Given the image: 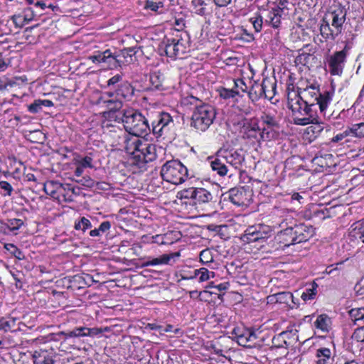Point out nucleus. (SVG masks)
I'll return each mask as SVG.
<instances>
[{
	"mask_svg": "<svg viewBox=\"0 0 364 364\" xmlns=\"http://www.w3.org/2000/svg\"><path fill=\"white\" fill-rule=\"evenodd\" d=\"M232 333L235 335L240 346L253 348L257 343L258 336L255 331L250 328L237 327L232 330Z\"/></svg>",
	"mask_w": 364,
	"mask_h": 364,
	"instance_id": "obj_8",
	"label": "nucleus"
},
{
	"mask_svg": "<svg viewBox=\"0 0 364 364\" xmlns=\"http://www.w3.org/2000/svg\"><path fill=\"white\" fill-rule=\"evenodd\" d=\"M127 109H123L119 112L105 111L103 112L105 119L109 122L124 124L125 116H127Z\"/></svg>",
	"mask_w": 364,
	"mask_h": 364,
	"instance_id": "obj_26",
	"label": "nucleus"
},
{
	"mask_svg": "<svg viewBox=\"0 0 364 364\" xmlns=\"http://www.w3.org/2000/svg\"><path fill=\"white\" fill-rule=\"evenodd\" d=\"M349 136H353L358 138L364 137V122L353 124L348 128Z\"/></svg>",
	"mask_w": 364,
	"mask_h": 364,
	"instance_id": "obj_37",
	"label": "nucleus"
},
{
	"mask_svg": "<svg viewBox=\"0 0 364 364\" xmlns=\"http://www.w3.org/2000/svg\"><path fill=\"white\" fill-rule=\"evenodd\" d=\"M99 100L102 101L106 105L107 111L115 112L122 110L123 104L119 100H105L104 97H101Z\"/></svg>",
	"mask_w": 364,
	"mask_h": 364,
	"instance_id": "obj_31",
	"label": "nucleus"
},
{
	"mask_svg": "<svg viewBox=\"0 0 364 364\" xmlns=\"http://www.w3.org/2000/svg\"><path fill=\"white\" fill-rule=\"evenodd\" d=\"M164 75L160 71H154L150 74L149 81L154 89L159 90L163 87V82L164 81Z\"/></svg>",
	"mask_w": 364,
	"mask_h": 364,
	"instance_id": "obj_30",
	"label": "nucleus"
},
{
	"mask_svg": "<svg viewBox=\"0 0 364 364\" xmlns=\"http://www.w3.org/2000/svg\"><path fill=\"white\" fill-rule=\"evenodd\" d=\"M331 323V318L325 314L318 316L314 322L316 328L320 329L323 332L328 331Z\"/></svg>",
	"mask_w": 364,
	"mask_h": 364,
	"instance_id": "obj_28",
	"label": "nucleus"
},
{
	"mask_svg": "<svg viewBox=\"0 0 364 364\" xmlns=\"http://www.w3.org/2000/svg\"><path fill=\"white\" fill-rule=\"evenodd\" d=\"M92 228L90 221L85 217H82L78 222L75 224V229L85 232L87 229Z\"/></svg>",
	"mask_w": 364,
	"mask_h": 364,
	"instance_id": "obj_44",
	"label": "nucleus"
},
{
	"mask_svg": "<svg viewBox=\"0 0 364 364\" xmlns=\"http://www.w3.org/2000/svg\"><path fill=\"white\" fill-rule=\"evenodd\" d=\"M213 199V194L208 190L203 188H197L195 200L198 203H205L212 201Z\"/></svg>",
	"mask_w": 364,
	"mask_h": 364,
	"instance_id": "obj_27",
	"label": "nucleus"
},
{
	"mask_svg": "<svg viewBox=\"0 0 364 364\" xmlns=\"http://www.w3.org/2000/svg\"><path fill=\"white\" fill-rule=\"evenodd\" d=\"M321 35L326 39H335L341 33H335L334 28L330 25L329 21L323 18L320 26Z\"/></svg>",
	"mask_w": 364,
	"mask_h": 364,
	"instance_id": "obj_25",
	"label": "nucleus"
},
{
	"mask_svg": "<svg viewBox=\"0 0 364 364\" xmlns=\"http://www.w3.org/2000/svg\"><path fill=\"white\" fill-rule=\"evenodd\" d=\"M115 93L119 97L127 98L134 94V89L129 82H124L118 86Z\"/></svg>",
	"mask_w": 364,
	"mask_h": 364,
	"instance_id": "obj_33",
	"label": "nucleus"
},
{
	"mask_svg": "<svg viewBox=\"0 0 364 364\" xmlns=\"http://www.w3.org/2000/svg\"><path fill=\"white\" fill-rule=\"evenodd\" d=\"M200 260L203 263L212 262L213 261V258L211 252L208 249L201 251L200 253Z\"/></svg>",
	"mask_w": 364,
	"mask_h": 364,
	"instance_id": "obj_52",
	"label": "nucleus"
},
{
	"mask_svg": "<svg viewBox=\"0 0 364 364\" xmlns=\"http://www.w3.org/2000/svg\"><path fill=\"white\" fill-rule=\"evenodd\" d=\"M210 274H213L214 272H209L206 268H200L199 269H196L194 271V274L193 276H191L190 277L183 276L182 279H193L199 276V282H203L209 279Z\"/></svg>",
	"mask_w": 364,
	"mask_h": 364,
	"instance_id": "obj_35",
	"label": "nucleus"
},
{
	"mask_svg": "<svg viewBox=\"0 0 364 364\" xmlns=\"http://www.w3.org/2000/svg\"><path fill=\"white\" fill-rule=\"evenodd\" d=\"M287 99V107L291 110L295 124L304 126L309 124L310 122L314 119V114L316 112V109L309 107L301 99L297 97L295 91L289 92Z\"/></svg>",
	"mask_w": 364,
	"mask_h": 364,
	"instance_id": "obj_2",
	"label": "nucleus"
},
{
	"mask_svg": "<svg viewBox=\"0 0 364 364\" xmlns=\"http://www.w3.org/2000/svg\"><path fill=\"white\" fill-rule=\"evenodd\" d=\"M164 7V4L162 2H154L153 1L147 0L146 1L144 8L146 9H150L152 11L161 13L159 11L160 9Z\"/></svg>",
	"mask_w": 364,
	"mask_h": 364,
	"instance_id": "obj_48",
	"label": "nucleus"
},
{
	"mask_svg": "<svg viewBox=\"0 0 364 364\" xmlns=\"http://www.w3.org/2000/svg\"><path fill=\"white\" fill-rule=\"evenodd\" d=\"M331 352L329 348H321L317 349L316 357L317 360H316V364H327L328 361L331 358Z\"/></svg>",
	"mask_w": 364,
	"mask_h": 364,
	"instance_id": "obj_32",
	"label": "nucleus"
},
{
	"mask_svg": "<svg viewBox=\"0 0 364 364\" xmlns=\"http://www.w3.org/2000/svg\"><path fill=\"white\" fill-rule=\"evenodd\" d=\"M183 104L194 105L195 108H197V106L203 103L198 98L191 95L183 98Z\"/></svg>",
	"mask_w": 364,
	"mask_h": 364,
	"instance_id": "obj_53",
	"label": "nucleus"
},
{
	"mask_svg": "<svg viewBox=\"0 0 364 364\" xmlns=\"http://www.w3.org/2000/svg\"><path fill=\"white\" fill-rule=\"evenodd\" d=\"M348 136H349V133L348 132V128H347L342 133H340V134L336 135L334 137H333L331 139V141L333 143H337Z\"/></svg>",
	"mask_w": 364,
	"mask_h": 364,
	"instance_id": "obj_64",
	"label": "nucleus"
},
{
	"mask_svg": "<svg viewBox=\"0 0 364 364\" xmlns=\"http://www.w3.org/2000/svg\"><path fill=\"white\" fill-rule=\"evenodd\" d=\"M88 59L94 63H106L111 68L114 67V63L116 62L114 60L112 53L109 49L103 52L97 51L95 54L90 55Z\"/></svg>",
	"mask_w": 364,
	"mask_h": 364,
	"instance_id": "obj_16",
	"label": "nucleus"
},
{
	"mask_svg": "<svg viewBox=\"0 0 364 364\" xmlns=\"http://www.w3.org/2000/svg\"><path fill=\"white\" fill-rule=\"evenodd\" d=\"M176 46L174 43V38H168L164 42V52L168 57L170 58H176Z\"/></svg>",
	"mask_w": 364,
	"mask_h": 364,
	"instance_id": "obj_40",
	"label": "nucleus"
},
{
	"mask_svg": "<svg viewBox=\"0 0 364 364\" xmlns=\"http://www.w3.org/2000/svg\"><path fill=\"white\" fill-rule=\"evenodd\" d=\"M92 159L90 156H86L79 161V164L82 168H92Z\"/></svg>",
	"mask_w": 364,
	"mask_h": 364,
	"instance_id": "obj_62",
	"label": "nucleus"
},
{
	"mask_svg": "<svg viewBox=\"0 0 364 364\" xmlns=\"http://www.w3.org/2000/svg\"><path fill=\"white\" fill-rule=\"evenodd\" d=\"M284 16L282 10H277L272 8L270 10H265L262 12L264 24L274 28L280 26L282 18Z\"/></svg>",
	"mask_w": 364,
	"mask_h": 364,
	"instance_id": "obj_14",
	"label": "nucleus"
},
{
	"mask_svg": "<svg viewBox=\"0 0 364 364\" xmlns=\"http://www.w3.org/2000/svg\"><path fill=\"white\" fill-rule=\"evenodd\" d=\"M77 182L88 188H92L95 184V182L90 177L83 178L80 181H77Z\"/></svg>",
	"mask_w": 364,
	"mask_h": 364,
	"instance_id": "obj_63",
	"label": "nucleus"
},
{
	"mask_svg": "<svg viewBox=\"0 0 364 364\" xmlns=\"http://www.w3.org/2000/svg\"><path fill=\"white\" fill-rule=\"evenodd\" d=\"M135 54V51L134 48H126L122 50H119L117 53H112V57L114 60L116 61L114 63V67L117 68L118 66H121L122 64L125 63H129L132 60V55Z\"/></svg>",
	"mask_w": 364,
	"mask_h": 364,
	"instance_id": "obj_19",
	"label": "nucleus"
},
{
	"mask_svg": "<svg viewBox=\"0 0 364 364\" xmlns=\"http://www.w3.org/2000/svg\"><path fill=\"white\" fill-rule=\"evenodd\" d=\"M353 338L358 342H364V326L357 328L354 331L353 334Z\"/></svg>",
	"mask_w": 364,
	"mask_h": 364,
	"instance_id": "obj_56",
	"label": "nucleus"
},
{
	"mask_svg": "<svg viewBox=\"0 0 364 364\" xmlns=\"http://www.w3.org/2000/svg\"><path fill=\"white\" fill-rule=\"evenodd\" d=\"M314 119L309 123L311 124V125L306 128V133L310 135L311 137L316 139L323 131H330L331 127L329 125L323 122H318L315 117H314Z\"/></svg>",
	"mask_w": 364,
	"mask_h": 364,
	"instance_id": "obj_18",
	"label": "nucleus"
},
{
	"mask_svg": "<svg viewBox=\"0 0 364 364\" xmlns=\"http://www.w3.org/2000/svg\"><path fill=\"white\" fill-rule=\"evenodd\" d=\"M277 6L274 7L277 10H282L283 14L285 16L289 10V6L291 3L288 0H277Z\"/></svg>",
	"mask_w": 364,
	"mask_h": 364,
	"instance_id": "obj_54",
	"label": "nucleus"
},
{
	"mask_svg": "<svg viewBox=\"0 0 364 364\" xmlns=\"http://www.w3.org/2000/svg\"><path fill=\"white\" fill-rule=\"evenodd\" d=\"M315 60V56L312 54L303 53L299 54L296 58V62L299 64L306 65L307 67L312 66Z\"/></svg>",
	"mask_w": 364,
	"mask_h": 364,
	"instance_id": "obj_38",
	"label": "nucleus"
},
{
	"mask_svg": "<svg viewBox=\"0 0 364 364\" xmlns=\"http://www.w3.org/2000/svg\"><path fill=\"white\" fill-rule=\"evenodd\" d=\"M32 357L33 364H54L53 356L47 350H35Z\"/></svg>",
	"mask_w": 364,
	"mask_h": 364,
	"instance_id": "obj_24",
	"label": "nucleus"
},
{
	"mask_svg": "<svg viewBox=\"0 0 364 364\" xmlns=\"http://www.w3.org/2000/svg\"><path fill=\"white\" fill-rule=\"evenodd\" d=\"M270 232V228L268 226L259 225L258 230L255 232L254 237H248L252 242H257L259 240H264L268 237V233Z\"/></svg>",
	"mask_w": 364,
	"mask_h": 364,
	"instance_id": "obj_34",
	"label": "nucleus"
},
{
	"mask_svg": "<svg viewBox=\"0 0 364 364\" xmlns=\"http://www.w3.org/2000/svg\"><path fill=\"white\" fill-rule=\"evenodd\" d=\"M28 111L31 113H37L41 109V105L40 102V100H36L33 102V103L31 104L28 106Z\"/></svg>",
	"mask_w": 364,
	"mask_h": 364,
	"instance_id": "obj_60",
	"label": "nucleus"
},
{
	"mask_svg": "<svg viewBox=\"0 0 364 364\" xmlns=\"http://www.w3.org/2000/svg\"><path fill=\"white\" fill-rule=\"evenodd\" d=\"M235 84V90H237L239 91L240 90L242 92H246L247 90V86L245 83V82L241 79H237L234 81Z\"/></svg>",
	"mask_w": 364,
	"mask_h": 364,
	"instance_id": "obj_61",
	"label": "nucleus"
},
{
	"mask_svg": "<svg viewBox=\"0 0 364 364\" xmlns=\"http://www.w3.org/2000/svg\"><path fill=\"white\" fill-rule=\"evenodd\" d=\"M285 333H279L274 336L272 340V347L276 348H286V338Z\"/></svg>",
	"mask_w": 364,
	"mask_h": 364,
	"instance_id": "obj_42",
	"label": "nucleus"
},
{
	"mask_svg": "<svg viewBox=\"0 0 364 364\" xmlns=\"http://www.w3.org/2000/svg\"><path fill=\"white\" fill-rule=\"evenodd\" d=\"M216 112L209 104H201L195 108L191 117V127L199 132H205L213 124Z\"/></svg>",
	"mask_w": 364,
	"mask_h": 364,
	"instance_id": "obj_5",
	"label": "nucleus"
},
{
	"mask_svg": "<svg viewBox=\"0 0 364 364\" xmlns=\"http://www.w3.org/2000/svg\"><path fill=\"white\" fill-rule=\"evenodd\" d=\"M346 9L342 6L336 7L324 18L331 21V25L334 28L335 33H341L343 26L346 19Z\"/></svg>",
	"mask_w": 364,
	"mask_h": 364,
	"instance_id": "obj_9",
	"label": "nucleus"
},
{
	"mask_svg": "<svg viewBox=\"0 0 364 364\" xmlns=\"http://www.w3.org/2000/svg\"><path fill=\"white\" fill-rule=\"evenodd\" d=\"M61 189H65L64 185L54 181L46 182L43 186V190L46 193L50 196H54L55 193L59 192Z\"/></svg>",
	"mask_w": 364,
	"mask_h": 364,
	"instance_id": "obj_29",
	"label": "nucleus"
},
{
	"mask_svg": "<svg viewBox=\"0 0 364 364\" xmlns=\"http://www.w3.org/2000/svg\"><path fill=\"white\" fill-rule=\"evenodd\" d=\"M258 230V228L257 227H250L248 228L245 232V234L242 237V239L244 241H247V242H250V239L248 238V237H254V235L255 233V232H257Z\"/></svg>",
	"mask_w": 364,
	"mask_h": 364,
	"instance_id": "obj_58",
	"label": "nucleus"
},
{
	"mask_svg": "<svg viewBox=\"0 0 364 364\" xmlns=\"http://www.w3.org/2000/svg\"><path fill=\"white\" fill-rule=\"evenodd\" d=\"M5 248L18 259L21 260L25 258L23 252L21 250H19L16 245L13 244H6L5 245Z\"/></svg>",
	"mask_w": 364,
	"mask_h": 364,
	"instance_id": "obj_43",
	"label": "nucleus"
},
{
	"mask_svg": "<svg viewBox=\"0 0 364 364\" xmlns=\"http://www.w3.org/2000/svg\"><path fill=\"white\" fill-rule=\"evenodd\" d=\"M268 85L265 87V92L267 95H263V97L272 99L275 93L276 84L275 82H272L269 80H268Z\"/></svg>",
	"mask_w": 364,
	"mask_h": 364,
	"instance_id": "obj_51",
	"label": "nucleus"
},
{
	"mask_svg": "<svg viewBox=\"0 0 364 364\" xmlns=\"http://www.w3.org/2000/svg\"><path fill=\"white\" fill-rule=\"evenodd\" d=\"M102 333L101 328H87V327H77L72 331L67 332H61L67 338L73 337H85V336H95L97 334Z\"/></svg>",
	"mask_w": 364,
	"mask_h": 364,
	"instance_id": "obj_15",
	"label": "nucleus"
},
{
	"mask_svg": "<svg viewBox=\"0 0 364 364\" xmlns=\"http://www.w3.org/2000/svg\"><path fill=\"white\" fill-rule=\"evenodd\" d=\"M210 164L212 170L215 171L219 176H225L228 174V166L222 156V152L218 151L216 156L211 159Z\"/></svg>",
	"mask_w": 364,
	"mask_h": 364,
	"instance_id": "obj_17",
	"label": "nucleus"
},
{
	"mask_svg": "<svg viewBox=\"0 0 364 364\" xmlns=\"http://www.w3.org/2000/svg\"><path fill=\"white\" fill-rule=\"evenodd\" d=\"M5 224L7 226V230L14 231L18 230L23 225V222L21 219L13 218L9 219L7 223Z\"/></svg>",
	"mask_w": 364,
	"mask_h": 364,
	"instance_id": "obj_47",
	"label": "nucleus"
},
{
	"mask_svg": "<svg viewBox=\"0 0 364 364\" xmlns=\"http://www.w3.org/2000/svg\"><path fill=\"white\" fill-rule=\"evenodd\" d=\"M261 122L262 125L266 126L268 129L272 130L274 127H278V122L276 118L269 114L264 113L261 116Z\"/></svg>",
	"mask_w": 364,
	"mask_h": 364,
	"instance_id": "obj_39",
	"label": "nucleus"
},
{
	"mask_svg": "<svg viewBox=\"0 0 364 364\" xmlns=\"http://www.w3.org/2000/svg\"><path fill=\"white\" fill-rule=\"evenodd\" d=\"M268 79H264L261 84H255L252 85L248 92L249 97L252 101H257L263 95H267L265 87L268 85Z\"/></svg>",
	"mask_w": 364,
	"mask_h": 364,
	"instance_id": "obj_21",
	"label": "nucleus"
},
{
	"mask_svg": "<svg viewBox=\"0 0 364 364\" xmlns=\"http://www.w3.org/2000/svg\"><path fill=\"white\" fill-rule=\"evenodd\" d=\"M161 176L163 180L178 185L188 178V170L179 161L171 160L166 161L161 167Z\"/></svg>",
	"mask_w": 364,
	"mask_h": 364,
	"instance_id": "obj_6",
	"label": "nucleus"
},
{
	"mask_svg": "<svg viewBox=\"0 0 364 364\" xmlns=\"http://www.w3.org/2000/svg\"><path fill=\"white\" fill-rule=\"evenodd\" d=\"M180 256V253L178 252H173L170 254H164L159 257L149 259L146 260L144 264V267H149V266H156V265H161V264H168L170 263V261L175 258L178 257Z\"/></svg>",
	"mask_w": 364,
	"mask_h": 364,
	"instance_id": "obj_20",
	"label": "nucleus"
},
{
	"mask_svg": "<svg viewBox=\"0 0 364 364\" xmlns=\"http://www.w3.org/2000/svg\"><path fill=\"white\" fill-rule=\"evenodd\" d=\"M173 127L174 121L167 112L159 113L152 122L153 133L159 136L167 134Z\"/></svg>",
	"mask_w": 364,
	"mask_h": 364,
	"instance_id": "obj_7",
	"label": "nucleus"
},
{
	"mask_svg": "<svg viewBox=\"0 0 364 364\" xmlns=\"http://www.w3.org/2000/svg\"><path fill=\"white\" fill-rule=\"evenodd\" d=\"M124 127L134 136L146 135L150 129L146 119L139 112L132 108L127 109Z\"/></svg>",
	"mask_w": 364,
	"mask_h": 364,
	"instance_id": "obj_4",
	"label": "nucleus"
},
{
	"mask_svg": "<svg viewBox=\"0 0 364 364\" xmlns=\"http://www.w3.org/2000/svg\"><path fill=\"white\" fill-rule=\"evenodd\" d=\"M363 308H360L358 309H352L350 311V314L351 316L355 317V320H363L364 321V314L363 313Z\"/></svg>",
	"mask_w": 364,
	"mask_h": 364,
	"instance_id": "obj_59",
	"label": "nucleus"
},
{
	"mask_svg": "<svg viewBox=\"0 0 364 364\" xmlns=\"http://www.w3.org/2000/svg\"><path fill=\"white\" fill-rule=\"evenodd\" d=\"M318 287V284L314 282L311 284L309 288H306L305 291H304L301 296V299L304 301L311 300L314 298L316 294V289Z\"/></svg>",
	"mask_w": 364,
	"mask_h": 364,
	"instance_id": "obj_41",
	"label": "nucleus"
},
{
	"mask_svg": "<svg viewBox=\"0 0 364 364\" xmlns=\"http://www.w3.org/2000/svg\"><path fill=\"white\" fill-rule=\"evenodd\" d=\"M253 27L257 32L261 31L262 25L264 23V18H262V13L261 14H256L255 16L250 18Z\"/></svg>",
	"mask_w": 364,
	"mask_h": 364,
	"instance_id": "obj_46",
	"label": "nucleus"
},
{
	"mask_svg": "<svg viewBox=\"0 0 364 364\" xmlns=\"http://www.w3.org/2000/svg\"><path fill=\"white\" fill-rule=\"evenodd\" d=\"M346 58L345 50L337 51L329 58L328 65L331 75H341L342 74Z\"/></svg>",
	"mask_w": 364,
	"mask_h": 364,
	"instance_id": "obj_10",
	"label": "nucleus"
},
{
	"mask_svg": "<svg viewBox=\"0 0 364 364\" xmlns=\"http://www.w3.org/2000/svg\"><path fill=\"white\" fill-rule=\"evenodd\" d=\"M277 302L279 304H289L293 300V295L288 291L277 293Z\"/></svg>",
	"mask_w": 364,
	"mask_h": 364,
	"instance_id": "obj_45",
	"label": "nucleus"
},
{
	"mask_svg": "<svg viewBox=\"0 0 364 364\" xmlns=\"http://www.w3.org/2000/svg\"><path fill=\"white\" fill-rule=\"evenodd\" d=\"M0 188L6 192L5 193H4V196H10L13 191V188L11 185L5 181H0Z\"/></svg>",
	"mask_w": 364,
	"mask_h": 364,
	"instance_id": "obj_55",
	"label": "nucleus"
},
{
	"mask_svg": "<svg viewBox=\"0 0 364 364\" xmlns=\"http://www.w3.org/2000/svg\"><path fill=\"white\" fill-rule=\"evenodd\" d=\"M125 144L126 151L131 156V164L139 168H144L147 163L156 158L155 145L146 140L132 138L126 140Z\"/></svg>",
	"mask_w": 364,
	"mask_h": 364,
	"instance_id": "obj_1",
	"label": "nucleus"
},
{
	"mask_svg": "<svg viewBox=\"0 0 364 364\" xmlns=\"http://www.w3.org/2000/svg\"><path fill=\"white\" fill-rule=\"evenodd\" d=\"M349 237L352 240L364 243V221L360 220L354 223L349 231Z\"/></svg>",
	"mask_w": 364,
	"mask_h": 364,
	"instance_id": "obj_23",
	"label": "nucleus"
},
{
	"mask_svg": "<svg viewBox=\"0 0 364 364\" xmlns=\"http://www.w3.org/2000/svg\"><path fill=\"white\" fill-rule=\"evenodd\" d=\"M197 188H189L182 191L181 197L195 200V195Z\"/></svg>",
	"mask_w": 364,
	"mask_h": 364,
	"instance_id": "obj_57",
	"label": "nucleus"
},
{
	"mask_svg": "<svg viewBox=\"0 0 364 364\" xmlns=\"http://www.w3.org/2000/svg\"><path fill=\"white\" fill-rule=\"evenodd\" d=\"M297 97H299L307 104L316 109L318 107L321 113H324L328 105L332 100V94L330 92L325 91L323 93L319 92V89L311 85L306 88H299L296 92Z\"/></svg>",
	"mask_w": 364,
	"mask_h": 364,
	"instance_id": "obj_3",
	"label": "nucleus"
},
{
	"mask_svg": "<svg viewBox=\"0 0 364 364\" xmlns=\"http://www.w3.org/2000/svg\"><path fill=\"white\" fill-rule=\"evenodd\" d=\"M222 152L226 164L231 166L235 169H240L245 161V156L237 150H223Z\"/></svg>",
	"mask_w": 364,
	"mask_h": 364,
	"instance_id": "obj_12",
	"label": "nucleus"
},
{
	"mask_svg": "<svg viewBox=\"0 0 364 364\" xmlns=\"http://www.w3.org/2000/svg\"><path fill=\"white\" fill-rule=\"evenodd\" d=\"M294 228H287L283 230H281L277 234V240L279 243L283 244L285 247H289L291 245H295L296 241H294Z\"/></svg>",
	"mask_w": 364,
	"mask_h": 364,
	"instance_id": "obj_22",
	"label": "nucleus"
},
{
	"mask_svg": "<svg viewBox=\"0 0 364 364\" xmlns=\"http://www.w3.org/2000/svg\"><path fill=\"white\" fill-rule=\"evenodd\" d=\"M177 57L181 56L188 51V40L182 37L174 38Z\"/></svg>",
	"mask_w": 364,
	"mask_h": 364,
	"instance_id": "obj_36",
	"label": "nucleus"
},
{
	"mask_svg": "<svg viewBox=\"0 0 364 364\" xmlns=\"http://www.w3.org/2000/svg\"><path fill=\"white\" fill-rule=\"evenodd\" d=\"M293 228L294 241L296 244L307 241L314 235V228L311 225L300 223Z\"/></svg>",
	"mask_w": 364,
	"mask_h": 364,
	"instance_id": "obj_13",
	"label": "nucleus"
},
{
	"mask_svg": "<svg viewBox=\"0 0 364 364\" xmlns=\"http://www.w3.org/2000/svg\"><path fill=\"white\" fill-rule=\"evenodd\" d=\"M251 197V193L247 189L242 188H234L229 191L230 200L237 206L246 205Z\"/></svg>",
	"mask_w": 364,
	"mask_h": 364,
	"instance_id": "obj_11",
	"label": "nucleus"
},
{
	"mask_svg": "<svg viewBox=\"0 0 364 364\" xmlns=\"http://www.w3.org/2000/svg\"><path fill=\"white\" fill-rule=\"evenodd\" d=\"M281 333L287 334L285 338L286 348H288V347L291 345V341H296L298 339L296 333L293 332L292 331H282Z\"/></svg>",
	"mask_w": 364,
	"mask_h": 364,
	"instance_id": "obj_50",
	"label": "nucleus"
},
{
	"mask_svg": "<svg viewBox=\"0 0 364 364\" xmlns=\"http://www.w3.org/2000/svg\"><path fill=\"white\" fill-rule=\"evenodd\" d=\"M220 97H222L224 99H228L231 97H234L235 95H239V91L237 90H235L234 88L232 89H227V88H223L221 89L220 92Z\"/></svg>",
	"mask_w": 364,
	"mask_h": 364,
	"instance_id": "obj_49",
	"label": "nucleus"
}]
</instances>
